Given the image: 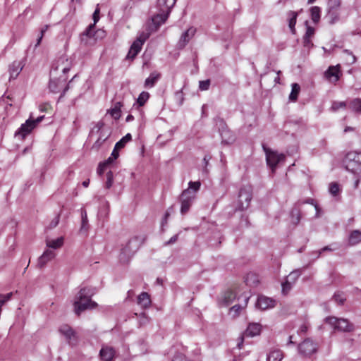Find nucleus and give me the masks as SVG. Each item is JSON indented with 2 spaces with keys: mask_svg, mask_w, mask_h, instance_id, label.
<instances>
[{
  "mask_svg": "<svg viewBox=\"0 0 361 361\" xmlns=\"http://www.w3.org/2000/svg\"><path fill=\"white\" fill-rule=\"evenodd\" d=\"M298 352L304 357H310L316 353L318 350V344L311 338H306L298 345Z\"/></svg>",
  "mask_w": 361,
  "mask_h": 361,
  "instance_id": "obj_8",
  "label": "nucleus"
},
{
  "mask_svg": "<svg viewBox=\"0 0 361 361\" xmlns=\"http://www.w3.org/2000/svg\"><path fill=\"white\" fill-rule=\"evenodd\" d=\"M361 242V231L353 230L350 232L348 237V244L355 245Z\"/></svg>",
  "mask_w": 361,
  "mask_h": 361,
  "instance_id": "obj_26",
  "label": "nucleus"
},
{
  "mask_svg": "<svg viewBox=\"0 0 361 361\" xmlns=\"http://www.w3.org/2000/svg\"><path fill=\"white\" fill-rule=\"evenodd\" d=\"M288 27L290 30V32L292 34H295V24L296 20L298 18V13L295 11H290L288 13Z\"/></svg>",
  "mask_w": 361,
  "mask_h": 361,
  "instance_id": "obj_29",
  "label": "nucleus"
},
{
  "mask_svg": "<svg viewBox=\"0 0 361 361\" xmlns=\"http://www.w3.org/2000/svg\"><path fill=\"white\" fill-rule=\"evenodd\" d=\"M325 321L334 329H337L341 331L350 332L353 330V325L345 319L328 317L325 319Z\"/></svg>",
  "mask_w": 361,
  "mask_h": 361,
  "instance_id": "obj_4",
  "label": "nucleus"
},
{
  "mask_svg": "<svg viewBox=\"0 0 361 361\" xmlns=\"http://www.w3.org/2000/svg\"><path fill=\"white\" fill-rule=\"evenodd\" d=\"M170 13L171 12H168L167 11L159 10V13L152 18L153 23L158 26L161 25L166 20Z\"/></svg>",
  "mask_w": 361,
  "mask_h": 361,
  "instance_id": "obj_25",
  "label": "nucleus"
},
{
  "mask_svg": "<svg viewBox=\"0 0 361 361\" xmlns=\"http://www.w3.org/2000/svg\"><path fill=\"white\" fill-rule=\"evenodd\" d=\"M291 215H292L293 218H294L295 216H296L295 220H293V221H294L295 224H298L300 220V215L299 212L297 210H293L291 212Z\"/></svg>",
  "mask_w": 361,
  "mask_h": 361,
  "instance_id": "obj_60",
  "label": "nucleus"
},
{
  "mask_svg": "<svg viewBox=\"0 0 361 361\" xmlns=\"http://www.w3.org/2000/svg\"><path fill=\"white\" fill-rule=\"evenodd\" d=\"M283 357V352L281 350L276 349L269 352L267 355V361H281Z\"/></svg>",
  "mask_w": 361,
  "mask_h": 361,
  "instance_id": "obj_31",
  "label": "nucleus"
},
{
  "mask_svg": "<svg viewBox=\"0 0 361 361\" xmlns=\"http://www.w3.org/2000/svg\"><path fill=\"white\" fill-rule=\"evenodd\" d=\"M99 8L97 6L93 13V20H94L93 24H94V25L99 20Z\"/></svg>",
  "mask_w": 361,
  "mask_h": 361,
  "instance_id": "obj_61",
  "label": "nucleus"
},
{
  "mask_svg": "<svg viewBox=\"0 0 361 361\" xmlns=\"http://www.w3.org/2000/svg\"><path fill=\"white\" fill-rule=\"evenodd\" d=\"M303 45L305 47L310 49L313 46V43L311 41V38H306L303 37Z\"/></svg>",
  "mask_w": 361,
  "mask_h": 361,
  "instance_id": "obj_57",
  "label": "nucleus"
},
{
  "mask_svg": "<svg viewBox=\"0 0 361 361\" xmlns=\"http://www.w3.org/2000/svg\"><path fill=\"white\" fill-rule=\"evenodd\" d=\"M46 245L49 248H52V249L60 248L63 245V238L59 237L54 240H47Z\"/></svg>",
  "mask_w": 361,
  "mask_h": 361,
  "instance_id": "obj_33",
  "label": "nucleus"
},
{
  "mask_svg": "<svg viewBox=\"0 0 361 361\" xmlns=\"http://www.w3.org/2000/svg\"><path fill=\"white\" fill-rule=\"evenodd\" d=\"M235 298V293L231 290H228L222 294L221 298L219 299V303L222 305L228 306L234 301Z\"/></svg>",
  "mask_w": 361,
  "mask_h": 361,
  "instance_id": "obj_19",
  "label": "nucleus"
},
{
  "mask_svg": "<svg viewBox=\"0 0 361 361\" xmlns=\"http://www.w3.org/2000/svg\"><path fill=\"white\" fill-rule=\"evenodd\" d=\"M48 28H49V25H46L41 29L40 32L38 36V38L37 39V42L35 45V49H36L40 44L42 39L44 35V33L47 31Z\"/></svg>",
  "mask_w": 361,
  "mask_h": 361,
  "instance_id": "obj_45",
  "label": "nucleus"
},
{
  "mask_svg": "<svg viewBox=\"0 0 361 361\" xmlns=\"http://www.w3.org/2000/svg\"><path fill=\"white\" fill-rule=\"evenodd\" d=\"M173 361H190V360H188L185 357V355H183V354L178 353V354H176L173 357Z\"/></svg>",
  "mask_w": 361,
  "mask_h": 361,
  "instance_id": "obj_56",
  "label": "nucleus"
},
{
  "mask_svg": "<svg viewBox=\"0 0 361 361\" xmlns=\"http://www.w3.org/2000/svg\"><path fill=\"white\" fill-rule=\"evenodd\" d=\"M343 161L347 171L356 175L361 173V153L348 152Z\"/></svg>",
  "mask_w": 361,
  "mask_h": 361,
  "instance_id": "obj_3",
  "label": "nucleus"
},
{
  "mask_svg": "<svg viewBox=\"0 0 361 361\" xmlns=\"http://www.w3.org/2000/svg\"><path fill=\"white\" fill-rule=\"evenodd\" d=\"M119 149H121L116 148V146L114 147L113 152H111V156L112 157H114V159H116L118 157V156H119L118 150Z\"/></svg>",
  "mask_w": 361,
  "mask_h": 361,
  "instance_id": "obj_64",
  "label": "nucleus"
},
{
  "mask_svg": "<svg viewBox=\"0 0 361 361\" xmlns=\"http://www.w3.org/2000/svg\"><path fill=\"white\" fill-rule=\"evenodd\" d=\"M103 143H104V141H102V140H99V138L97 137V140L93 144L92 148L93 149L98 150Z\"/></svg>",
  "mask_w": 361,
  "mask_h": 361,
  "instance_id": "obj_58",
  "label": "nucleus"
},
{
  "mask_svg": "<svg viewBox=\"0 0 361 361\" xmlns=\"http://www.w3.org/2000/svg\"><path fill=\"white\" fill-rule=\"evenodd\" d=\"M249 300V296L247 295H243V303L242 304H238L234 306H233L230 309V312L233 314V317H235L238 314L239 312L244 307H245L247 305Z\"/></svg>",
  "mask_w": 361,
  "mask_h": 361,
  "instance_id": "obj_30",
  "label": "nucleus"
},
{
  "mask_svg": "<svg viewBox=\"0 0 361 361\" xmlns=\"http://www.w3.org/2000/svg\"><path fill=\"white\" fill-rule=\"evenodd\" d=\"M177 0H158L157 5L161 11L171 12Z\"/></svg>",
  "mask_w": 361,
  "mask_h": 361,
  "instance_id": "obj_24",
  "label": "nucleus"
},
{
  "mask_svg": "<svg viewBox=\"0 0 361 361\" xmlns=\"http://www.w3.org/2000/svg\"><path fill=\"white\" fill-rule=\"evenodd\" d=\"M178 234H176V235H173L168 241H166L164 243V245H172L178 240Z\"/></svg>",
  "mask_w": 361,
  "mask_h": 361,
  "instance_id": "obj_59",
  "label": "nucleus"
},
{
  "mask_svg": "<svg viewBox=\"0 0 361 361\" xmlns=\"http://www.w3.org/2000/svg\"><path fill=\"white\" fill-rule=\"evenodd\" d=\"M219 131L221 137L222 142L226 144H231L234 142L235 136L228 129L225 122L222 119L219 120L217 123Z\"/></svg>",
  "mask_w": 361,
  "mask_h": 361,
  "instance_id": "obj_12",
  "label": "nucleus"
},
{
  "mask_svg": "<svg viewBox=\"0 0 361 361\" xmlns=\"http://www.w3.org/2000/svg\"><path fill=\"white\" fill-rule=\"evenodd\" d=\"M274 306L275 301L271 298L265 296L259 297L256 302V307L262 310H265Z\"/></svg>",
  "mask_w": 361,
  "mask_h": 361,
  "instance_id": "obj_16",
  "label": "nucleus"
},
{
  "mask_svg": "<svg viewBox=\"0 0 361 361\" xmlns=\"http://www.w3.org/2000/svg\"><path fill=\"white\" fill-rule=\"evenodd\" d=\"M61 82V79H51L49 84V88L52 92H57L59 91V86Z\"/></svg>",
  "mask_w": 361,
  "mask_h": 361,
  "instance_id": "obj_40",
  "label": "nucleus"
},
{
  "mask_svg": "<svg viewBox=\"0 0 361 361\" xmlns=\"http://www.w3.org/2000/svg\"><path fill=\"white\" fill-rule=\"evenodd\" d=\"M99 355L104 361H111L114 357L115 350L111 347H103L99 352Z\"/></svg>",
  "mask_w": 361,
  "mask_h": 361,
  "instance_id": "obj_23",
  "label": "nucleus"
},
{
  "mask_svg": "<svg viewBox=\"0 0 361 361\" xmlns=\"http://www.w3.org/2000/svg\"><path fill=\"white\" fill-rule=\"evenodd\" d=\"M263 148L266 154L267 165L271 167L272 171H274L277 164L285 160V155L283 154H279L264 146H263Z\"/></svg>",
  "mask_w": 361,
  "mask_h": 361,
  "instance_id": "obj_6",
  "label": "nucleus"
},
{
  "mask_svg": "<svg viewBox=\"0 0 361 361\" xmlns=\"http://www.w3.org/2000/svg\"><path fill=\"white\" fill-rule=\"evenodd\" d=\"M329 190L333 196H337L340 192L339 185L335 182L330 183Z\"/></svg>",
  "mask_w": 361,
  "mask_h": 361,
  "instance_id": "obj_43",
  "label": "nucleus"
},
{
  "mask_svg": "<svg viewBox=\"0 0 361 361\" xmlns=\"http://www.w3.org/2000/svg\"><path fill=\"white\" fill-rule=\"evenodd\" d=\"M334 298L338 304H343L345 301V298L343 296L341 293H336L334 295Z\"/></svg>",
  "mask_w": 361,
  "mask_h": 361,
  "instance_id": "obj_54",
  "label": "nucleus"
},
{
  "mask_svg": "<svg viewBox=\"0 0 361 361\" xmlns=\"http://www.w3.org/2000/svg\"><path fill=\"white\" fill-rule=\"evenodd\" d=\"M96 290L94 288L85 287L80 289L74 300V311L77 315H80L82 312L94 309L97 304L91 300V298L95 294Z\"/></svg>",
  "mask_w": 361,
  "mask_h": 361,
  "instance_id": "obj_1",
  "label": "nucleus"
},
{
  "mask_svg": "<svg viewBox=\"0 0 361 361\" xmlns=\"http://www.w3.org/2000/svg\"><path fill=\"white\" fill-rule=\"evenodd\" d=\"M60 333L63 335L70 345H75L77 341L75 331L68 325L63 324L59 329Z\"/></svg>",
  "mask_w": 361,
  "mask_h": 361,
  "instance_id": "obj_15",
  "label": "nucleus"
},
{
  "mask_svg": "<svg viewBox=\"0 0 361 361\" xmlns=\"http://www.w3.org/2000/svg\"><path fill=\"white\" fill-rule=\"evenodd\" d=\"M55 256L56 254L54 251L50 250H45L38 259L39 267H43L49 261L54 259Z\"/></svg>",
  "mask_w": 361,
  "mask_h": 361,
  "instance_id": "obj_20",
  "label": "nucleus"
},
{
  "mask_svg": "<svg viewBox=\"0 0 361 361\" xmlns=\"http://www.w3.org/2000/svg\"><path fill=\"white\" fill-rule=\"evenodd\" d=\"M145 238L142 236H135L130 238L121 249L120 259L127 262L138 250L144 243Z\"/></svg>",
  "mask_w": 361,
  "mask_h": 361,
  "instance_id": "obj_2",
  "label": "nucleus"
},
{
  "mask_svg": "<svg viewBox=\"0 0 361 361\" xmlns=\"http://www.w3.org/2000/svg\"><path fill=\"white\" fill-rule=\"evenodd\" d=\"M300 276V272L299 270H295L290 273V274L286 277V281H289L290 283L294 284L297 279Z\"/></svg>",
  "mask_w": 361,
  "mask_h": 361,
  "instance_id": "obj_42",
  "label": "nucleus"
},
{
  "mask_svg": "<svg viewBox=\"0 0 361 361\" xmlns=\"http://www.w3.org/2000/svg\"><path fill=\"white\" fill-rule=\"evenodd\" d=\"M305 24L307 25V21L305 22ZM314 35V27L307 25L306 32L304 35L306 38H312Z\"/></svg>",
  "mask_w": 361,
  "mask_h": 361,
  "instance_id": "obj_51",
  "label": "nucleus"
},
{
  "mask_svg": "<svg viewBox=\"0 0 361 361\" xmlns=\"http://www.w3.org/2000/svg\"><path fill=\"white\" fill-rule=\"evenodd\" d=\"M132 139V136L130 133L126 134L124 137H123L118 142L116 143V148L122 149L125 147L127 142L130 141Z\"/></svg>",
  "mask_w": 361,
  "mask_h": 361,
  "instance_id": "obj_38",
  "label": "nucleus"
},
{
  "mask_svg": "<svg viewBox=\"0 0 361 361\" xmlns=\"http://www.w3.org/2000/svg\"><path fill=\"white\" fill-rule=\"evenodd\" d=\"M338 71L337 66H330L325 72V76L334 82H337L339 79Z\"/></svg>",
  "mask_w": 361,
  "mask_h": 361,
  "instance_id": "obj_28",
  "label": "nucleus"
},
{
  "mask_svg": "<svg viewBox=\"0 0 361 361\" xmlns=\"http://www.w3.org/2000/svg\"><path fill=\"white\" fill-rule=\"evenodd\" d=\"M59 222V216H56L50 223L49 228H55Z\"/></svg>",
  "mask_w": 361,
  "mask_h": 361,
  "instance_id": "obj_63",
  "label": "nucleus"
},
{
  "mask_svg": "<svg viewBox=\"0 0 361 361\" xmlns=\"http://www.w3.org/2000/svg\"><path fill=\"white\" fill-rule=\"evenodd\" d=\"M114 176L112 171H109L106 173V181L105 183V188L109 189L113 185Z\"/></svg>",
  "mask_w": 361,
  "mask_h": 361,
  "instance_id": "obj_46",
  "label": "nucleus"
},
{
  "mask_svg": "<svg viewBox=\"0 0 361 361\" xmlns=\"http://www.w3.org/2000/svg\"><path fill=\"white\" fill-rule=\"evenodd\" d=\"M210 86V80H202L199 82V88L202 91L207 90L209 88Z\"/></svg>",
  "mask_w": 361,
  "mask_h": 361,
  "instance_id": "obj_50",
  "label": "nucleus"
},
{
  "mask_svg": "<svg viewBox=\"0 0 361 361\" xmlns=\"http://www.w3.org/2000/svg\"><path fill=\"white\" fill-rule=\"evenodd\" d=\"M159 78V73H152L145 81V87L151 88L154 87Z\"/></svg>",
  "mask_w": 361,
  "mask_h": 361,
  "instance_id": "obj_32",
  "label": "nucleus"
},
{
  "mask_svg": "<svg viewBox=\"0 0 361 361\" xmlns=\"http://www.w3.org/2000/svg\"><path fill=\"white\" fill-rule=\"evenodd\" d=\"M335 249L334 248H331L330 246H325L324 247H323L322 249H321L319 251H317L315 252V258H319L320 257V255L325 251H333Z\"/></svg>",
  "mask_w": 361,
  "mask_h": 361,
  "instance_id": "obj_53",
  "label": "nucleus"
},
{
  "mask_svg": "<svg viewBox=\"0 0 361 361\" xmlns=\"http://www.w3.org/2000/svg\"><path fill=\"white\" fill-rule=\"evenodd\" d=\"M24 67L21 61H14L9 66L10 80L16 79Z\"/></svg>",
  "mask_w": 361,
  "mask_h": 361,
  "instance_id": "obj_18",
  "label": "nucleus"
},
{
  "mask_svg": "<svg viewBox=\"0 0 361 361\" xmlns=\"http://www.w3.org/2000/svg\"><path fill=\"white\" fill-rule=\"evenodd\" d=\"M151 299L147 292H142L137 296V304L142 309H147L151 305Z\"/></svg>",
  "mask_w": 361,
  "mask_h": 361,
  "instance_id": "obj_21",
  "label": "nucleus"
},
{
  "mask_svg": "<svg viewBox=\"0 0 361 361\" xmlns=\"http://www.w3.org/2000/svg\"><path fill=\"white\" fill-rule=\"evenodd\" d=\"M349 108L357 113L361 114V99L357 98L349 103Z\"/></svg>",
  "mask_w": 361,
  "mask_h": 361,
  "instance_id": "obj_35",
  "label": "nucleus"
},
{
  "mask_svg": "<svg viewBox=\"0 0 361 361\" xmlns=\"http://www.w3.org/2000/svg\"><path fill=\"white\" fill-rule=\"evenodd\" d=\"M293 285V284L290 283L289 281L286 280L284 282L282 283V285H281L282 286V293L284 295H286L291 289Z\"/></svg>",
  "mask_w": 361,
  "mask_h": 361,
  "instance_id": "obj_47",
  "label": "nucleus"
},
{
  "mask_svg": "<svg viewBox=\"0 0 361 361\" xmlns=\"http://www.w3.org/2000/svg\"><path fill=\"white\" fill-rule=\"evenodd\" d=\"M81 218H82V223H81V231H87V226H88V219L87 216V212L85 209H81Z\"/></svg>",
  "mask_w": 361,
  "mask_h": 361,
  "instance_id": "obj_39",
  "label": "nucleus"
},
{
  "mask_svg": "<svg viewBox=\"0 0 361 361\" xmlns=\"http://www.w3.org/2000/svg\"><path fill=\"white\" fill-rule=\"evenodd\" d=\"M252 189L250 186L243 187L240 190L238 195V209L244 210L246 209L250 204L252 200Z\"/></svg>",
  "mask_w": 361,
  "mask_h": 361,
  "instance_id": "obj_9",
  "label": "nucleus"
},
{
  "mask_svg": "<svg viewBox=\"0 0 361 361\" xmlns=\"http://www.w3.org/2000/svg\"><path fill=\"white\" fill-rule=\"evenodd\" d=\"M104 124L102 122H98L92 128L90 133V138L92 139L94 135H99L98 138L105 142L111 135V131L109 129L104 128Z\"/></svg>",
  "mask_w": 361,
  "mask_h": 361,
  "instance_id": "obj_11",
  "label": "nucleus"
},
{
  "mask_svg": "<svg viewBox=\"0 0 361 361\" xmlns=\"http://www.w3.org/2000/svg\"><path fill=\"white\" fill-rule=\"evenodd\" d=\"M195 198V195L190 190H185L182 192L180 197V200L181 202L180 212L182 214H185L189 211L192 202Z\"/></svg>",
  "mask_w": 361,
  "mask_h": 361,
  "instance_id": "obj_10",
  "label": "nucleus"
},
{
  "mask_svg": "<svg viewBox=\"0 0 361 361\" xmlns=\"http://www.w3.org/2000/svg\"><path fill=\"white\" fill-rule=\"evenodd\" d=\"M71 68V61L68 60L66 56H61L52 64L51 75H54L57 72L66 74L70 71Z\"/></svg>",
  "mask_w": 361,
  "mask_h": 361,
  "instance_id": "obj_7",
  "label": "nucleus"
},
{
  "mask_svg": "<svg viewBox=\"0 0 361 361\" xmlns=\"http://www.w3.org/2000/svg\"><path fill=\"white\" fill-rule=\"evenodd\" d=\"M200 185L201 184L199 181H190L189 183V188L187 190H190L195 195V193L199 190Z\"/></svg>",
  "mask_w": 361,
  "mask_h": 361,
  "instance_id": "obj_44",
  "label": "nucleus"
},
{
  "mask_svg": "<svg viewBox=\"0 0 361 361\" xmlns=\"http://www.w3.org/2000/svg\"><path fill=\"white\" fill-rule=\"evenodd\" d=\"M340 13L338 9L335 8H329L326 18H328L329 23L331 25L338 21Z\"/></svg>",
  "mask_w": 361,
  "mask_h": 361,
  "instance_id": "obj_27",
  "label": "nucleus"
},
{
  "mask_svg": "<svg viewBox=\"0 0 361 361\" xmlns=\"http://www.w3.org/2000/svg\"><path fill=\"white\" fill-rule=\"evenodd\" d=\"M106 166L105 165V164H104L103 162L102 163H100L99 164V166H98V169H97V173L99 175H102L104 171H105V169H106Z\"/></svg>",
  "mask_w": 361,
  "mask_h": 361,
  "instance_id": "obj_62",
  "label": "nucleus"
},
{
  "mask_svg": "<svg viewBox=\"0 0 361 361\" xmlns=\"http://www.w3.org/2000/svg\"><path fill=\"white\" fill-rule=\"evenodd\" d=\"M310 16L312 21L315 23H318L321 17V8L319 6H312L310 9Z\"/></svg>",
  "mask_w": 361,
  "mask_h": 361,
  "instance_id": "obj_34",
  "label": "nucleus"
},
{
  "mask_svg": "<svg viewBox=\"0 0 361 361\" xmlns=\"http://www.w3.org/2000/svg\"><path fill=\"white\" fill-rule=\"evenodd\" d=\"M346 104L344 102H334L332 104L331 109L333 111H337L341 108L345 107Z\"/></svg>",
  "mask_w": 361,
  "mask_h": 361,
  "instance_id": "obj_52",
  "label": "nucleus"
},
{
  "mask_svg": "<svg viewBox=\"0 0 361 361\" xmlns=\"http://www.w3.org/2000/svg\"><path fill=\"white\" fill-rule=\"evenodd\" d=\"M343 52L348 56V58L346 59L347 63L349 64H353L356 61V57L352 54L351 51L345 49Z\"/></svg>",
  "mask_w": 361,
  "mask_h": 361,
  "instance_id": "obj_48",
  "label": "nucleus"
},
{
  "mask_svg": "<svg viewBox=\"0 0 361 361\" xmlns=\"http://www.w3.org/2000/svg\"><path fill=\"white\" fill-rule=\"evenodd\" d=\"M329 8H335L336 9L339 8L340 6V1L339 0H329Z\"/></svg>",
  "mask_w": 361,
  "mask_h": 361,
  "instance_id": "obj_55",
  "label": "nucleus"
},
{
  "mask_svg": "<svg viewBox=\"0 0 361 361\" xmlns=\"http://www.w3.org/2000/svg\"><path fill=\"white\" fill-rule=\"evenodd\" d=\"M261 325L258 323L250 324L245 330L243 336L253 337L259 334L261 331Z\"/></svg>",
  "mask_w": 361,
  "mask_h": 361,
  "instance_id": "obj_22",
  "label": "nucleus"
},
{
  "mask_svg": "<svg viewBox=\"0 0 361 361\" xmlns=\"http://www.w3.org/2000/svg\"><path fill=\"white\" fill-rule=\"evenodd\" d=\"M94 30V24H91L87 27L85 31L80 35V42L83 45L90 47L96 43Z\"/></svg>",
  "mask_w": 361,
  "mask_h": 361,
  "instance_id": "obj_13",
  "label": "nucleus"
},
{
  "mask_svg": "<svg viewBox=\"0 0 361 361\" xmlns=\"http://www.w3.org/2000/svg\"><path fill=\"white\" fill-rule=\"evenodd\" d=\"M195 33V29L194 27H190L185 31L180 37L178 45L180 48H183L189 42L190 39L194 36Z\"/></svg>",
  "mask_w": 361,
  "mask_h": 361,
  "instance_id": "obj_17",
  "label": "nucleus"
},
{
  "mask_svg": "<svg viewBox=\"0 0 361 361\" xmlns=\"http://www.w3.org/2000/svg\"><path fill=\"white\" fill-rule=\"evenodd\" d=\"M120 107H121L120 102H117L115 104L114 107L108 111L114 119H118L121 117Z\"/></svg>",
  "mask_w": 361,
  "mask_h": 361,
  "instance_id": "obj_36",
  "label": "nucleus"
},
{
  "mask_svg": "<svg viewBox=\"0 0 361 361\" xmlns=\"http://www.w3.org/2000/svg\"><path fill=\"white\" fill-rule=\"evenodd\" d=\"M147 37L142 34L133 42L127 54L128 59H133L137 55V54L140 51Z\"/></svg>",
  "mask_w": 361,
  "mask_h": 361,
  "instance_id": "obj_14",
  "label": "nucleus"
},
{
  "mask_svg": "<svg viewBox=\"0 0 361 361\" xmlns=\"http://www.w3.org/2000/svg\"><path fill=\"white\" fill-rule=\"evenodd\" d=\"M13 293H9L6 295L0 294V307L4 305L7 301L11 300Z\"/></svg>",
  "mask_w": 361,
  "mask_h": 361,
  "instance_id": "obj_49",
  "label": "nucleus"
},
{
  "mask_svg": "<svg viewBox=\"0 0 361 361\" xmlns=\"http://www.w3.org/2000/svg\"><path fill=\"white\" fill-rule=\"evenodd\" d=\"M149 98V94L147 92H142L137 99V102L139 106H142L146 103Z\"/></svg>",
  "mask_w": 361,
  "mask_h": 361,
  "instance_id": "obj_41",
  "label": "nucleus"
},
{
  "mask_svg": "<svg viewBox=\"0 0 361 361\" xmlns=\"http://www.w3.org/2000/svg\"><path fill=\"white\" fill-rule=\"evenodd\" d=\"M44 117V116H41L37 117L36 119H33L32 116H30V118L27 119L25 123L22 124L20 128L16 132L15 136H21L22 138H24L39 123L43 120Z\"/></svg>",
  "mask_w": 361,
  "mask_h": 361,
  "instance_id": "obj_5",
  "label": "nucleus"
},
{
  "mask_svg": "<svg viewBox=\"0 0 361 361\" xmlns=\"http://www.w3.org/2000/svg\"><path fill=\"white\" fill-rule=\"evenodd\" d=\"M300 87L297 83L292 84V90L289 95V99L291 101H295L298 98V95L300 92Z\"/></svg>",
  "mask_w": 361,
  "mask_h": 361,
  "instance_id": "obj_37",
  "label": "nucleus"
}]
</instances>
